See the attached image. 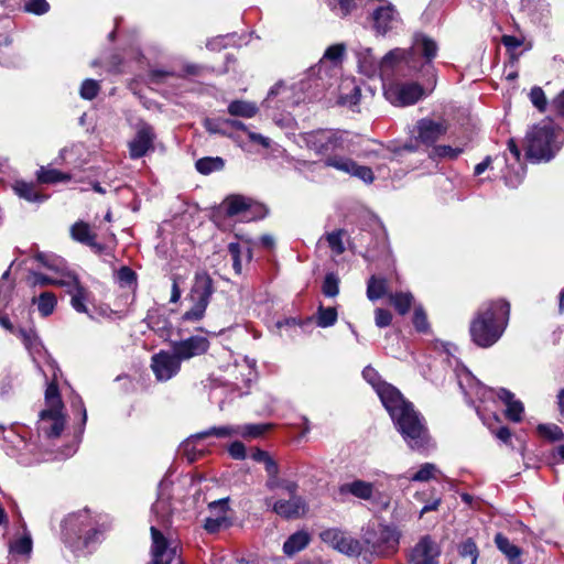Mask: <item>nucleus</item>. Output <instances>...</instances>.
<instances>
[{"label":"nucleus","instance_id":"nucleus-1","mask_svg":"<svg viewBox=\"0 0 564 564\" xmlns=\"http://www.w3.org/2000/svg\"><path fill=\"white\" fill-rule=\"evenodd\" d=\"M362 377L378 393L383 406L389 412L403 440L413 451L430 447L431 438L423 419L414 410L412 403L405 401L393 386L382 382L376 369L366 367Z\"/></svg>","mask_w":564,"mask_h":564},{"label":"nucleus","instance_id":"nucleus-2","mask_svg":"<svg viewBox=\"0 0 564 564\" xmlns=\"http://www.w3.org/2000/svg\"><path fill=\"white\" fill-rule=\"evenodd\" d=\"M510 307L506 301L484 303L470 323L473 341L482 348L492 346L505 332Z\"/></svg>","mask_w":564,"mask_h":564},{"label":"nucleus","instance_id":"nucleus-3","mask_svg":"<svg viewBox=\"0 0 564 564\" xmlns=\"http://www.w3.org/2000/svg\"><path fill=\"white\" fill-rule=\"evenodd\" d=\"M324 137L325 139H328L323 142V147L325 149H322L321 154L325 166L356 176L366 183H371L373 181V173L371 169L358 165L354 160L336 154L337 151L350 149L348 132L325 129Z\"/></svg>","mask_w":564,"mask_h":564},{"label":"nucleus","instance_id":"nucleus-4","mask_svg":"<svg viewBox=\"0 0 564 564\" xmlns=\"http://www.w3.org/2000/svg\"><path fill=\"white\" fill-rule=\"evenodd\" d=\"M47 364L53 370V379L45 390V409L40 413L39 430L51 438L59 436L63 432L65 415L63 413L64 404L56 383L58 368L54 360L50 359Z\"/></svg>","mask_w":564,"mask_h":564},{"label":"nucleus","instance_id":"nucleus-5","mask_svg":"<svg viewBox=\"0 0 564 564\" xmlns=\"http://www.w3.org/2000/svg\"><path fill=\"white\" fill-rule=\"evenodd\" d=\"M562 143V131L551 121L534 126L527 134V155L536 162L551 160Z\"/></svg>","mask_w":564,"mask_h":564},{"label":"nucleus","instance_id":"nucleus-6","mask_svg":"<svg viewBox=\"0 0 564 564\" xmlns=\"http://www.w3.org/2000/svg\"><path fill=\"white\" fill-rule=\"evenodd\" d=\"M355 53L359 72L369 78L377 75L383 78L395 64L405 58V52L400 48L390 51L381 61L373 56L369 47L359 45Z\"/></svg>","mask_w":564,"mask_h":564},{"label":"nucleus","instance_id":"nucleus-7","mask_svg":"<svg viewBox=\"0 0 564 564\" xmlns=\"http://www.w3.org/2000/svg\"><path fill=\"white\" fill-rule=\"evenodd\" d=\"M268 424H247L243 426H214L188 437L184 444L185 449L191 445H195L197 441L207 437L229 438L234 435L242 437H258L269 430Z\"/></svg>","mask_w":564,"mask_h":564},{"label":"nucleus","instance_id":"nucleus-8","mask_svg":"<svg viewBox=\"0 0 564 564\" xmlns=\"http://www.w3.org/2000/svg\"><path fill=\"white\" fill-rule=\"evenodd\" d=\"M283 490L289 495V499L267 498L265 503L272 507V510L285 519L299 518L305 513L306 506L304 500L296 495L297 485L294 481H284Z\"/></svg>","mask_w":564,"mask_h":564},{"label":"nucleus","instance_id":"nucleus-9","mask_svg":"<svg viewBox=\"0 0 564 564\" xmlns=\"http://www.w3.org/2000/svg\"><path fill=\"white\" fill-rule=\"evenodd\" d=\"M152 560L150 564H182L178 545L175 541L166 539L155 527H151Z\"/></svg>","mask_w":564,"mask_h":564},{"label":"nucleus","instance_id":"nucleus-10","mask_svg":"<svg viewBox=\"0 0 564 564\" xmlns=\"http://www.w3.org/2000/svg\"><path fill=\"white\" fill-rule=\"evenodd\" d=\"M384 96L394 106H409L419 101L424 90L417 83H393L383 85Z\"/></svg>","mask_w":564,"mask_h":564},{"label":"nucleus","instance_id":"nucleus-11","mask_svg":"<svg viewBox=\"0 0 564 564\" xmlns=\"http://www.w3.org/2000/svg\"><path fill=\"white\" fill-rule=\"evenodd\" d=\"M319 536L323 542L347 556L357 557L362 552L361 543L339 529H326Z\"/></svg>","mask_w":564,"mask_h":564},{"label":"nucleus","instance_id":"nucleus-12","mask_svg":"<svg viewBox=\"0 0 564 564\" xmlns=\"http://www.w3.org/2000/svg\"><path fill=\"white\" fill-rule=\"evenodd\" d=\"M228 216H240L241 220L250 221L263 217L262 206L251 203L250 199L234 195L225 199L221 205Z\"/></svg>","mask_w":564,"mask_h":564},{"label":"nucleus","instance_id":"nucleus-13","mask_svg":"<svg viewBox=\"0 0 564 564\" xmlns=\"http://www.w3.org/2000/svg\"><path fill=\"white\" fill-rule=\"evenodd\" d=\"M151 369L159 381H167L178 373L181 361L173 350H161L152 356Z\"/></svg>","mask_w":564,"mask_h":564},{"label":"nucleus","instance_id":"nucleus-14","mask_svg":"<svg viewBox=\"0 0 564 564\" xmlns=\"http://www.w3.org/2000/svg\"><path fill=\"white\" fill-rule=\"evenodd\" d=\"M172 349L182 362L204 355L209 349V340L199 335L191 336L183 340L173 341Z\"/></svg>","mask_w":564,"mask_h":564},{"label":"nucleus","instance_id":"nucleus-15","mask_svg":"<svg viewBox=\"0 0 564 564\" xmlns=\"http://www.w3.org/2000/svg\"><path fill=\"white\" fill-rule=\"evenodd\" d=\"M377 540H372L368 535L365 538L366 542L371 544V549L375 553L386 556L397 549L399 544V533L395 529L380 525Z\"/></svg>","mask_w":564,"mask_h":564},{"label":"nucleus","instance_id":"nucleus-16","mask_svg":"<svg viewBox=\"0 0 564 564\" xmlns=\"http://www.w3.org/2000/svg\"><path fill=\"white\" fill-rule=\"evenodd\" d=\"M440 549L429 536H424L410 553L408 564H437Z\"/></svg>","mask_w":564,"mask_h":564},{"label":"nucleus","instance_id":"nucleus-17","mask_svg":"<svg viewBox=\"0 0 564 564\" xmlns=\"http://www.w3.org/2000/svg\"><path fill=\"white\" fill-rule=\"evenodd\" d=\"M373 28L380 34H386L389 31L397 29L400 23L399 14L394 7L383 1V4L377 8L372 14Z\"/></svg>","mask_w":564,"mask_h":564},{"label":"nucleus","instance_id":"nucleus-18","mask_svg":"<svg viewBox=\"0 0 564 564\" xmlns=\"http://www.w3.org/2000/svg\"><path fill=\"white\" fill-rule=\"evenodd\" d=\"M155 134L149 124H141L134 138L129 142V154L131 159L142 158L153 148Z\"/></svg>","mask_w":564,"mask_h":564},{"label":"nucleus","instance_id":"nucleus-19","mask_svg":"<svg viewBox=\"0 0 564 564\" xmlns=\"http://www.w3.org/2000/svg\"><path fill=\"white\" fill-rule=\"evenodd\" d=\"M338 491L343 496L350 495L357 499L366 501H376L378 496L375 484L362 479H354L341 484Z\"/></svg>","mask_w":564,"mask_h":564},{"label":"nucleus","instance_id":"nucleus-20","mask_svg":"<svg viewBox=\"0 0 564 564\" xmlns=\"http://www.w3.org/2000/svg\"><path fill=\"white\" fill-rule=\"evenodd\" d=\"M417 139L425 144L435 143L447 132L445 121H434L427 118L421 119L416 123Z\"/></svg>","mask_w":564,"mask_h":564},{"label":"nucleus","instance_id":"nucleus-21","mask_svg":"<svg viewBox=\"0 0 564 564\" xmlns=\"http://www.w3.org/2000/svg\"><path fill=\"white\" fill-rule=\"evenodd\" d=\"M458 383L469 399L475 397L479 401H485L494 394L491 389L482 386L468 370L458 375Z\"/></svg>","mask_w":564,"mask_h":564},{"label":"nucleus","instance_id":"nucleus-22","mask_svg":"<svg viewBox=\"0 0 564 564\" xmlns=\"http://www.w3.org/2000/svg\"><path fill=\"white\" fill-rule=\"evenodd\" d=\"M73 240L90 247L95 252L99 253L104 250L102 245L96 240V234L85 221H76L69 229Z\"/></svg>","mask_w":564,"mask_h":564},{"label":"nucleus","instance_id":"nucleus-23","mask_svg":"<svg viewBox=\"0 0 564 564\" xmlns=\"http://www.w3.org/2000/svg\"><path fill=\"white\" fill-rule=\"evenodd\" d=\"M213 292V280L210 275L206 272L197 273L192 289V300L208 305Z\"/></svg>","mask_w":564,"mask_h":564},{"label":"nucleus","instance_id":"nucleus-24","mask_svg":"<svg viewBox=\"0 0 564 564\" xmlns=\"http://www.w3.org/2000/svg\"><path fill=\"white\" fill-rule=\"evenodd\" d=\"M29 282L32 286L58 285L64 288L75 283V274L62 273V276H52L43 273L33 272L29 278Z\"/></svg>","mask_w":564,"mask_h":564},{"label":"nucleus","instance_id":"nucleus-25","mask_svg":"<svg viewBox=\"0 0 564 564\" xmlns=\"http://www.w3.org/2000/svg\"><path fill=\"white\" fill-rule=\"evenodd\" d=\"M498 398L506 404V416L512 422H520L524 411L522 402L516 400L514 395L506 389L498 391Z\"/></svg>","mask_w":564,"mask_h":564},{"label":"nucleus","instance_id":"nucleus-26","mask_svg":"<svg viewBox=\"0 0 564 564\" xmlns=\"http://www.w3.org/2000/svg\"><path fill=\"white\" fill-rule=\"evenodd\" d=\"M325 129L300 133L297 135V143L304 144L308 150L313 151L316 155L321 156L323 142L327 141L324 137Z\"/></svg>","mask_w":564,"mask_h":564},{"label":"nucleus","instance_id":"nucleus-27","mask_svg":"<svg viewBox=\"0 0 564 564\" xmlns=\"http://www.w3.org/2000/svg\"><path fill=\"white\" fill-rule=\"evenodd\" d=\"M67 292L72 295V306L78 313H88L86 302L88 301V291L79 283L75 275V283L69 286H65Z\"/></svg>","mask_w":564,"mask_h":564},{"label":"nucleus","instance_id":"nucleus-28","mask_svg":"<svg viewBox=\"0 0 564 564\" xmlns=\"http://www.w3.org/2000/svg\"><path fill=\"white\" fill-rule=\"evenodd\" d=\"M495 543L500 552L509 560L510 564H521L522 551L520 547L514 545L503 534L498 533L495 536Z\"/></svg>","mask_w":564,"mask_h":564},{"label":"nucleus","instance_id":"nucleus-29","mask_svg":"<svg viewBox=\"0 0 564 564\" xmlns=\"http://www.w3.org/2000/svg\"><path fill=\"white\" fill-rule=\"evenodd\" d=\"M228 112L234 117L252 118L258 113L254 102L246 100H234L228 105Z\"/></svg>","mask_w":564,"mask_h":564},{"label":"nucleus","instance_id":"nucleus-30","mask_svg":"<svg viewBox=\"0 0 564 564\" xmlns=\"http://www.w3.org/2000/svg\"><path fill=\"white\" fill-rule=\"evenodd\" d=\"M310 542V535L300 531L292 534L283 544V551L288 555H293L302 551Z\"/></svg>","mask_w":564,"mask_h":564},{"label":"nucleus","instance_id":"nucleus-31","mask_svg":"<svg viewBox=\"0 0 564 564\" xmlns=\"http://www.w3.org/2000/svg\"><path fill=\"white\" fill-rule=\"evenodd\" d=\"M414 53L422 54L427 61H431L436 56L437 45L436 43L425 35H417L413 45Z\"/></svg>","mask_w":564,"mask_h":564},{"label":"nucleus","instance_id":"nucleus-32","mask_svg":"<svg viewBox=\"0 0 564 564\" xmlns=\"http://www.w3.org/2000/svg\"><path fill=\"white\" fill-rule=\"evenodd\" d=\"M228 250L232 257V268L237 274H241L242 272V259L247 262H250L252 258L251 249L248 247L246 252H242L239 243L230 242L228 246Z\"/></svg>","mask_w":564,"mask_h":564},{"label":"nucleus","instance_id":"nucleus-33","mask_svg":"<svg viewBox=\"0 0 564 564\" xmlns=\"http://www.w3.org/2000/svg\"><path fill=\"white\" fill-rule=\"evenodd\" d=\"M345 53L346 45L344 43L333 44L325 50L319 63L324 64L329 62L333 66H338L341 64Z\"/></svg>","mask_w":564,"mask_h":564},{"label":"nucleus","instance_id":"nucleus-34","mask_svg":"<svg viewBox=\"0 0 564 564\" xmlns=\"http://www.w3.org/2000/svg\"><path fill=\"white\" fill-rule=\"evenodd\" d=\"M35 259L42 263L45 268L53 271L56 276H62V273H70L65 270V262L63 259L45 253H37Z\"/></svg>","mask_w":564,"mask_h":564},{"label":"nucleus","instance_id":"nucleus-35","mask_svg":"<svg viewBox=\"0 0 564 564\" xmlns=\"http://www.w3.org/2000/svg\"><path fill=\"white\" fill-rule=\"evenodd\" d=\"M360 0H326L328 8L338 17L345 18L358 8Z\"/></svg>","mask_w":564,"mask_h":564},{"label":"nucleus","instance_id":"nucleus-36","mask_svg":"<svg viewBox=\"0 0 564 564\" xmlns=\"http://www.w3.org/2000/svg\"><path fill=\"white\" fill-rule=\"evenodd\" d=\"M13 189L19 197L24 198L28 202H36V200L45 199V196H42L37 193L34 184L18 181V182H15Z\"/></svg>","mask_w":564,"mask_h":564},{"label":"nucleus","instance_id":"nucleus-37","mask_svg":"<svg viewBox=\"0 0 564 564\" xmlns=\"http://www.w3.org/2000/svg\"><path fill=\"white\" fill-rule=\"evenodd\" d=\"M37 180L41 183L54 184L58 182H68L70 180V175L56 169L41 167L37 172Z\"/></svg>","mask_w":564,"mask_h":564},{"label":"nucleus","instance_id":"nucleus-38","mask_svg":"<svg viewBox=\"0 0 564 564\" xmlns=\"http://www.w3.org/2000/svg\"><path fill=\"white\" fill-rule=\"evenodd\" d=\"M386 294H388L387 281L384 279L377 278V276L372 275L368 280L367 297L370 301H376Z\"/></svg>","mask_w":564,"mask_h":564},{"label":"nucleus","instance_id":"nucleus-39","mask_svg":"<svg viewBox=\"0 0 564 564\" xmlns=\"http://www.w3.org/2000/svg\"><path fill=\"white\" fill-rule=\"evenodd\" d=\"M389 300L399 314L405 315L411 308L413 295L410 292L390 293Z\"/></svg>","mask_w":564,"mask_h":564},{"label":"nucleus","instance_id":"nucleus-40","mask_svg":"<svg viewBox=\"0 0 564 564\" xmlns=\"http://www.w3.org/2000/svg\"><path fill=\"white\" fill-rule=\"evenodd\" d=\"M337 322V311L335 307H324L319 305L316 313V324L322 328L333 326Z\"/></svg>","mask_w":564,"mask_h":564},{"label":"nucleus","instance_id":"nucleus-41","mask_svg":"<svg viewBox=\"0 0 564 564\" xmlns=\"http://www.w3.org/2000/svg\"><path fill=\"white\" fill-rule=\"evenodd\" d=\"M19 335L22 338L25 347L31 351L32 355H41L44 350L43 346L39 341V337L33 330L20 329ZM35 359V356H33Z\"/></svg>","mask_w":564,"mask_h":564},{"label":"nucleus","instance_id":"nucleus-42","mask_svg":"<svg viewBox=\"0 0 564 564\" xmlns=\"http://www.w3.org/2000/svg\"><path fill=\"white\" fill-rule=\"evenodd\" d=\"M32 538L29 532H25L22 536L15 539L10 544V552L14 554H21V555H30L32 552Z\"/></svg>","mask_w":564,"mask_h":564},{"label":"nucleus","instance_id":"nucleus-43","mask_svg":"<svg viewBox=\"0 0 564 564\" xmlns=\"http://www.w3.org/2000/svg\"><path fill=\"white\" fill-rule=\"evenodd\" d=\"M224 160L221 158H203L196 162V169L202 174H209L215 171H220L224 167Z\"/></svg>","mask_w":564,"mask_h":564},{"label":"nucleus","instance_id":"nucleus-44","mask_svg":"<svg viewBox=\"0 0 564 564\" xmlns=\"http://www.w3.org/2000/svg\"><path fill=\"white\" fill-rule=\"evenodd\" d=\"M56 297L51 292H43L37 299V310L42 316L51 315L56 306Z\"/></svg>","mask_w":564,"mask_h":564},{"label":"nucleus","instance_id":"nucleus-45","mask_svg":"<svg viewBox=\"0 0 564 564\" xmlns=\"http://www.w3.org/2000/svg\"><path fill=\"white\" fill-rule=\"evenodd\" d=\"M463 152L459 148H453L451 145H437L434 147L431 152L429 153V156L433 160L435 159H449L454 160L456 159L460 153Z\"/></svg>","mask_w":564,"mask_h":564},{"label":"nucleus","instance_id":"nucleus-46","mask_svg":"<svg viewBox=\"0 0 564 564\" xmlns=\"http://www.w3.org/2000/svg\"><path fill=\"white\" fill-rule=\"evenodd\" d=\"M344 234V230H335L325 235V239L329 248L337 256L344 253L345 251V246L343 241Z\"/></svg>","mask_w":564,"mask_h":564},{"label":"nucleus","instance_id":"nucleus-47","mask_svg":"<svg viewBox=\"0 0 564 564\" xmlns=\"http://www.w3.org/2000/svg\"><path fill=\"white\" fill-rule=\"evenodd\" d=\"M440 473L437 467L432 463L423 464L420 469L410 477L411 481H427L432 478H435Z\"/></svg>","mask_w":564,"mask_h":564},{"label":"nucleus","instance_id":"nucleus-48","mask_svg":"<svg viewBox=\"0 0 564 564\" xmlns=\"http://www.w3.org/2000/svg\"><path fill=\"white\" fill-rule=\"evenodd\" d=\"M230 523L228 516L208 517L205 520L204 529L209 533H216L220 529L229 527Z\"/></svg>","mask_w":564,"mask_h":564},{"label":"nucleus","instance_id":"nucleus-49","mask_svg":"<svg viewBox=\"0 0 564 564\" xmlns=\"http://www.w3.org/2000/svg\"><path fill=\"white\" fill-rule=\"evenodd\" d=\"M225 119H205L204 120V127L205 129L212 133V134H221L229 138H232V134L228 132L226 129V123L224 122Z\"/></svg>","mask_w":564,"mask_h":564},{"label":"nucleus","instance_id":"nucleus-50","mask_svg":"<svg viewBox=\"0 0 564 564\" xmlns=\"http://www.w3.org/2000/svg\"><path fill=\"white\" fill-rule=\"evenodd\" d=\"M339 279L334 273L326 274L322 291L328 297H335L339 292Z\"/></svg>","mask_w":564,"mask_h":564},{"label":"nucleus","instance_id":"nucleus-51","mask_svg":"<svg viewBox=\"0 0 564 564\" xmlns=\"http://www.w3.org/2000/svg\"><path fill=\"white\" fill-rule=\"evenodd\" d=\"M538 431L550 441H560L564 437L563 431L555 424H540Z\"/></svg>","mask_w":564,"mask_h":564},{"label":"nucleus","instance_id":"nucleus-52","mask_svg":"<svg viewBox=\"0 0 564 564\" xmlns=\"http://www.w3.org/2000/svg\"><path fill=\"white\" fill-rule=\"evenodd\" d=\"M99 88V83L97 80L86 79L80 86V96L84 99L91 100L97 96Z\"/></svg>","mask_w":564,"mask_h":564},{"label":"nucleus","instance_id":"nucleus-53","mask_svg":"<svg viewBox=\"0 0 564 564\" xmlns=\"http://www.w3.org/2000/svg\"><path fill=\"white\" fill-rule=\"evenodd\" d=\"M458 552L463 557H470L471 564H476L478 558V550L471 539L466 540L459 545Z\"/></svg>","mask_w":564,"mask_h":564},{"label":"nucleus","instance_id":"nucleus-54","mask_svg":"<svg viewBox=\"0 0 564 564\" xmlns=\"http://www.w3.org/2000/svg\"><path fill=\"white\" fill-rule=\"evenodd\" d=\"M206 307H207V304H204L198 301H194L193 307L184 313L183 319L191 321V322H196V321L202 319L205 314Z\"/></svg>","mask_w":564,"mask_h":564},{"label":"nucleus","instance_id":"nucleus-55","mask_svg":"<svg viewBox=\"0 0 564 564\" xmlns=\"http://www.w3.org/2000/svg\"><path fill=\"white\" fill-rule=\"evenodd\" d=\"M229 499L223 498L219 500H215L208 503V509L210 512L209 517H219V516H228L229 511Z\"/></svg>","mask_w":564,"mask_h":564},{"label":"nucleus","instance_id":"nucleus-56","mask_svg":"<svg viewBox=\"0 0 564 564\" xmlns=\"http://www.w3.org/2000/svg\"><path fill=\"white\" fill-rule=\"evenodd\" d=\"M24 10L34 14H44L50 10V4L46 0H29L24 4Z\"/></svg>","mask_w":564,"mask_h":564},{"label":"nucleus","instance_id":"nucleus-57","mask_svg":"<svg viewBox=\"0 0 564 564\" xmlns=\"http://www.w3.org/2000/svg\"><path fill=\"white\" fill-rule=\"evenodd\" d=\"M530 100L532 105L540 111L546 108V97L541 87H533L530 91Z\"/></svg>","mask_w":564,"mask_h":564},{"label":"nucleus","instance_id":"nucleus-58","mask_svg":"<svg viewBox=\"0 0 564 564\" xmlns=\"http://www.w3.org/2000/svg\"><path fill=\"white\" fill-rule=\"evenodd\" d=\"M360 96H361L360 88L358 86L354 85L349 94L343 93L340 95L339 100H340V104H343L344 106H348V107L352 108L359 104Z\"/></svg>","mask_w":564,"mask_h":564},{"label":"nucleus","instance_id":"nucleus-59","mask_svg":"<svg viewBox=\"0 0 564 564\" xmlns=\"http://www.w3.org/2000/svg\"><path fill=\"white\" fill-rule=\"evenodd\" d=\"M413 325L416 330L421 333H424L429 329L426 314L421 307H416L414 311Z\"/></svg>","mask_w":564,"mask_h":564},{"label":"nucleus","instance_id":"nucleus-60","mask_svg":"<svg viewBox=\"0 0 564 564\" xmlns=\"http://www.w3.org/2000/svg\"><path fill=\"white\" fill-rule=\"evenodd\" d=\"M375 315L376 325L380 328L389 326L392 321L391 313L383 308H377Z\"/></svg>","mask_w":564,"mask_h":564},{"label":"nucleus","instance_id":"nucleus-61","mask_svg":"<svg viewBox=\"0 0 564 564\" xmlns=\"http://www.w3.org/2000/svg\"><path fill=\"white\" fill-rule=\"evenodd\" d=\"M117 279L122 285H130L135 280V273L128 267H122L117 272Z\"/></svg>","mask_w":564,"mask_h":564},{"label":"nucleus","instance_id":"nucleus-62","mask_svg":"<svg viewBox=\"0 0 564 564\" xmlns=\"http://www.w3.org/2000/svg\"><path fill=\"white\" fill-rule=\"evenodd\" d=\"M11 294H12L11 284L8 282H4V281H1L0 282V310L2 307L7 306V304L10 301Z\"/></svg>","mask_w":564,"mask_h":564},{"label":"nucleus","instance_id":"nucleus-63","mask_svg":"<svg viewBox=\"0 0 564 564\" xmlns=\"http://www.w3.org/2000/svg\"><path fill=\"white\" fill-rule=\"evenodd\" d=\"M229 454L235 459H243L246 456V448L241 442H234L229 446Z\"/></svg>","mask_w":564,"mask_h":564},{"label":"nucleus","instance_id":"nucleus-64","mask_svg":"<svg viewBox=\"0 0 564 564\" xmlns=\"http://www.w3.org/2000/svg\"><path fill=\"white\" fill-rule=\"evenodd\" d=\"M152 511L160 518L164 519L167 514V506L166 501L163 499H159L155 501V503L152 506Z\"/></svg>","mask_w":564,"mask_h":564}]
</instances>
